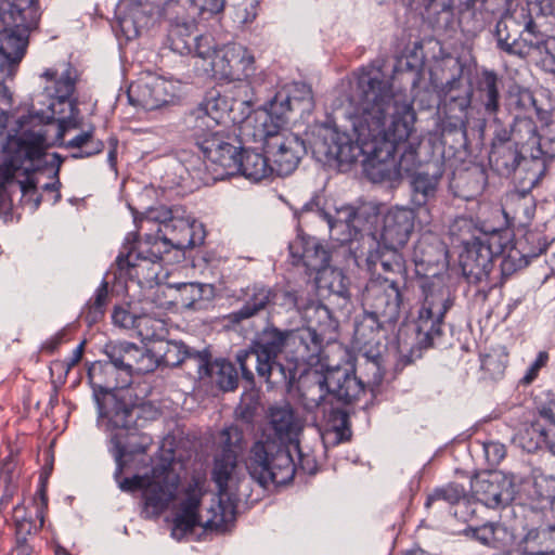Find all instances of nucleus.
Instances as JSON below:
<instances>
[{
	"mask_svg": "<svg viewBox=\"0 0 555 555\" xmlns=\"http://www.w3.org/2000/svg\"><path fill=\"white\" fill-rule=\"evenodd\" d=\"M332 108L333 126L314 143L315 153L338 164L365 154L374 182L400 180L396 153L415 130L413 101L395 91L380 72L362 69L340 83Z\"/></svg>",
	"mask_w": 555,
	"mask_h": 555,
	"instance_id": "f257e3e1",
	"label": "nucleus"
},
{
	"mask_svg": "<svg viewBox=\"0 0 555 555\" xmlns=\"http://www.w3.org/2000/svg\"><path fill=\"white\" fill-rule=\"evenodd\" d=\"M360 390L352 367L319 363L299 375L291 395L314 421L322 418L335 427L337 421L345 422L344 406L358 400Z\"/></svg>",
	"mask_w": 555,
	"mask_h": 555,
	"instance_id": "f03ea898",
	"label": "nucleus"
},
{
	"mask_svg": "<svg viewBox=\"0 0 555 555\" xmlns=\"http://www.w3.org/2000/svg\"><path fill=\"white\" fill-rule=\"evenodd\" d=\"M237 470L236 453H219L215 460L212 479L218 486L219 496L212 499L210 505L198 513L203 491L198 481L190 483L185 490V498L173 519L171 534L181 539L185 533L193 531L196 526L206 530L223 532L235 519V506L227 495L230 483L234 481Z\"/></svg>",
	"mask_w": 555,
	"mask_h": 555,
	"instance_id": "7ed1b4c3",
	"label": "nucleus"
},
{
	"mask_svg": "<svg viewBox=\"0 0 555 555\" xmlns=\"http://www.w3.org/2000/svg\"><path fill=\"white\" fill-rule=\"evenodd\" d=\"M115 462V479L120 490L143 489L146 512L158 516L175 501L179 478L170 470V463L153 465L151 453H117Z\"/></svg>",
	"mask_w": 555,
	"mask_h": 555,
	"instance_id": "20e7f679",
	"label": "nucleus"
},
{
	"mask_svg": "<svg viewBox=\"0 0 555 555\" xmlns=\"http://www.w3.org/2000/svg\"><path fill=\"white\" fill-rule=\"evenodd\" d=\"M286 122L275 121L270 114L255 118L254 138L261 141L278 176L291 175L306 154L304 141L285 128Z\"/></svg>",
	"mask_w": 555,
	"mask_h": 555,
	"instance_id": "39448f33",
	"label": "nucleus"
},
{
	"mask_svg": "<svg viewBox=\"0 0 555 555\" xmlns=\"http://www.w3.org/2000/svg\"><path fill=\"white\" fill-rule=\"evenodd\" d=\"M99 410V423L108 433L114 451H146L147 444H138L133 409L112 390H93Z\"/></svg>",
	"mask_w": 555,
	"mask_h": 555,
	"instance_id": "423d86ee",
	"label": "nucleus"
},
{
	"mask_svg": "<svg viewBox=\"0 0 555 555\" xmlns=\"http://www.w3.org/2000/svg\"><path fill=\"white\" fill-rule=\"evenodd\" d=\"M422 288L424 300L415 321V332L420 347L428 348L440 338L444 315L453 306V298L440 278L424 282Z\"/></svg>",
	"mask_w": 555,
	"mask_h": 555,
	"instance_id": "0eeeda50",
	"label": "nucleus"
},
{
	"mask_svg": "<svg viewBox=\"0 0 555 555\" xmlns=\"http://www.w3.org/2000/svg\"><path fill=\"white\" fill-rule=\"evenodd\" d=\"M328 225L333 240L346 244L365 235L376 238L375 224L379 217V206L374 203H364L357 208L343 206L335 209V214L318 210Z\"/></svg>",
	"mask_w": 555,
	"mask_h": 555,
	"instance_id": "6e6552de",
	"label": "nucleus"
},
{
	"mask_svg": "<svg viewBox=\"0 0 555 555\" xmlns=\"http://www.w3.org/2000/svg\"><path fill=\"white\" fill-rule=\"evenodd\" d=\"M267 416L272 433H263L251 451H281V448L300 451L305 421L297 415L293 405L287 401L276 402L269 406Z\"/></svg>",
	"mask_w": 555,
	"mask_h": 555,
	"instance_id": "1a4fd4ad",
	"label": "nucleus"
},
{
	"mask_svg": "<svg viewBox=\"0 0 555 555\" xmlns=\"http://www.w3.org/2000/svg\"><path fill=\"white\" fill-rule=\"evenodd\" d=\"M206 60L203 68L219 80H245L255 72L254 55L241 44H229L211 49L206 42Z\"/></svg>",
	"mask_w": 555,
	"mask_h": 555,
	"instance_id": "9d476101",
	"label": "nucleus"
},
{
	"mask_svg": "<svg viewBox=\"0 0 555 555\" xmlns=\"http://www.w3.org/2000/svg\"><path fill=\"white\" fill-rule=\"evenodd\" d=\"M293 335L294 331L280 330L273 324H268L258 332L249 349L238 350L235 356L243 378L251 384L254 382V373L249 369V362L259 363L279 358Z\"/></svg>",
	"mask_w": 555,
	"mask_h": 555,
	"instance_id": "9b49d317",
	"label": "nucleus"
},
{
	"mask_svg": "<svg viewBox=\"0 0 555 555\" xmlns=\"http://www.w3.org/2000/svg\"><path fill=\"white\" fill-rule=\"evenodd\" d=\"M402 301L399 284L379 275L366 283L361 297L363 311L388 324H395L399 320Z\"/></svg>",
	"mask_w": 555,
	"mask_h": 555,
	"instance_id": "f8f14e48",
	"label": "nucleus"
},
{
	"mask_svg": "<svg viewBox=\"0 0 555 555\" xmlns=\"http://www.w3.org/2000/svg\"><path fill=\"white\" fill-rule=\"evenodd\" d=\"M246 468L250 479L263 489L288 483L297 469L292 453H251Z\"/></svg>",
	"mask_w": 555,
	"mask_h": 555,
	"instance_id": "ddd939ff",
	"label": "nucleus"
},
{
	"mask_svg": "<svg viewBox=\"0 0 555 555\" xmlns=\"http://www.w3.org/2000/svg\"><path fill=\"white\" fill-rule=\"evenodd\" d=\"M513 139L532 159L555 158V120L543 124L540 129L529 117L516 116L512 126Z\"/></svg>",
	"mask_w": 555,
	"mask_h": 555,
	"instance_id": "4468645a",
	"label": "nucleus"
},
{
	"mask_svg": "<svg viewBox=\"0 0 555 555\" xmlns=\"http://www.w3.org/2000/svg\"><path fill=\"white\" fill-rule=\"evenodd\" d=\"M104 352L108 358V362H94L88 370V378L93 390H114L118 383L114 380H102V374H113L114 371H120L125 374L128 369L131 356L137 352V345L129 341L108 343L105 345Z\"/></svg>",
	"mask_w": 555,
	"mask_h": 555,
	"instance_id": "2eb2a0df",
	"label": "nucleus"
},
{
	"mask_svg": "<svg viewBox=\"0 0 555 555\" xmlns=\"http://www.w3.org/2000/svg\"><path fill=\"white\" fill-rule=\"evenodd\" d=\"M176 87L171 81L154 75H145L128 89V99L133 106L153 111L171 102Z\"/></svg>",
	"mask_w": 555,
	"mask_h": 555,
	"instance_id": "dca6fc26",
	"label": "nucleus"
},
{
	"mask_svg": "<svg viewBox=\"0 0 555 555\" xmlns=\"http://www.w3.org/2000/svg\"><path fill=\"white\" fill-rule=\"evenodd\" d=\"M204 157L210 163L216 179H224L238 172V159L242 152L219 132H211L209 141H201Z\"/></svg>",
	"mask_w": 555,
	"mask_h": 555,
	"instance_id": "f3484780",
	"label": "nucleus"
},
{
	"mask_svg": "<svg viewBox=\"0 0 555 555\" xmlns=\"http://www.w3.org/2000/svg\"><path fill=\"white\" fill-rule=\"evenodd\" d=\"M415 212L406 207H393L382 219L379 238L386 248L398 249L403 247L414 231Z\"/></svg>",
	"mask_w": 555,
	"mask_h": 555,
	"instance_id": "a211bd4d",
	"label": "nucleus"
},
{
	"mask_svg": "<svg viewBox=\"0 0 555 555\" xmlns=\"http://www.w3.org/2000/svg\"><path fill=\"white\" fill-rule=\"evenodd\" d=\"M313 107V93L309 85L294 82L287 90L280 91L270 102L269 108L260 114H270L275 121L287 122V114L297 108L308 112Z\"/></svg>",
	"mask_w": 555,
	"mask_h": 555,
	"instance_id": "6ab92c4d",
	"label": "nucleus"
},
{
	"mask_svg": "<svg viewBox=\"0 0 555 555\" xmlns=\"http://www.w3.org/2000/svg\"><path fill=\"white\" fill-rule=\"evenodd\" d=\"M472 489L476 500L490 508L504 506L514 499L512 480L498 472L478 477Z\"/></svg>",
	"mask_w": 555,
	"mask_h": 555,
	"instance_id": "aec40b11",
	"label": "nucleus"
},
{
	"mask_svg": "<svg viewBox=\"0 0 555 555\" xmlns=\"http://www.w3.org/2000/svg\"><path fill=\"white\" fill-rule=\"evenodd\" d=\"M533 26L534 22L532 18H527L524 9H521L520 13H517V11H506L496 22L493 31L496 48L511 55L522 31H528V35L531 36Z\"/></svg>",
	"mask_w": 555,
	"mask_h": 555,
	"instance_id": "412c9836",
	"label": "nucleus"
},
{
	"mask_svg": "<svg viewBox=\"0 0 555 555\" xmlns=\"http://www.w3.org/2000/svg\"><path fill=\"white\" fill-rule=\"evenodd\" d=\"M494 255L490 243L477 241L466 247L461 255V267L469 283H481L489 278Z\"/></svg>",
	"mask_w": 555,
	"mask_h": 555,
	"instance_id": "4be33fe9",
	"label": "nucleus"
},
{
	"mask_svg": "<svg viewBox=\"0 0 555 555\" xmlns=\"http://www.w3.org/2000/svg\"><path fill=\"white\" fill-rule=\"evenodd\" d=\"M193 357L199 378L210 377L223 391H233L236 389L238 385V373L233 363L224 359L210 362L209 353L206 350L196 352Z\"/></svg>",
	"mask_w": 555,
	"mask_h": 555,
	"instance_id": "5701e85b",
	"label": "nucleus"
},
{
	"mask_svg": "<svg viewBox=\"0 0 555 555\" xmlns=\"http://www.w3.org/2000/svg\"><path fill=\"white\" fill-rule=\"evenodd\" d=\"M294 264H302L318 273L330 263L328 250L315 238L298 235L288 245Z\"/></svg>",
	"mask_w": 555,
	"mask_h": 555,
	"instance_id": "b1692460",
	"label": "nucleus"
},
{
	"mask_svg": "<svg viewBox=\"0 0 555 555\" xmlns=\"http://www.w3.org/2000/svg\"><path fill=\"white\" fill-rule=\"evenodd\" d=\"M48 141L42 128L24 131L8 142L7 150L12 153L11 166L18 168L24 160H37L43 155Z\"/></svg>",
	"mask_w": 555,
	"mask_h": 555,
	"instance_id": "393cba45",
	"label": "nucleus"
},
{
	"mask_svg": "<svg viewBox=\"0 0 555 555\" xmlns=\"http://www.w3.org/2000/svg\"><path fill=\"white\" fill-rule=\"evenodd\" d=\"M149 22L144 4L120 0L116 7V23L120 34L131 40L140 35Z\"/></svg>",
	"mask_w": 555,
	"mask_h": 555,
	"instance_id": "a878e982",
	"label": "nucleus"
},
{
	"mask_svg": "<svg viewBox=\"0 0 555 555\" xmlns=\"http://www.w3.org/2000/svg\"><path fill=\"white\" fill-rule=\"evenodd\" d=\"M386 325L389 324L363 311L354 320L353 343L359 349L364 350L365 353L378 352L377 348L380 345L382 330Z\"/></svg>",
	"mask_w": 555,
	"mask_h": 555,
	"instance_id": "bb28decb",
	"label": "nucleus"
},
{
	"mask_svg": "<svg viewBox=\"0 0 555 555\" xmlns=\"http://www.w3.org/2000/svg\"><path fill=\"white\" fill-rule=\"evenodd\" d=\"M39 20L37 0H0V24L17 23L26 27H37Z\"/></svg>",
	"mask_w": 555,
	"mask_h": 555,
	"instance_id": "cd10ccee",
	"label": "nucleus"
},
{
	"mask_svg": "<svg viewBox=\"0 0 555 555\" xmlns=\"http://www.w3.org/2000/svg\"><path fill=\"white\" fill-rule=\"evenodd\" d=\"M256 372L271 386H285L293 393L296 380V363L289 360L282 362L279 358L256 363Z\"/></svg>",
	"mask_w": 555,
	"mask_h": 555,
	"instance_id": "c85d7f7f",
	"label": "nucleus"
},
{
	"mask_svg": "<svg viewBox=\"0 0 555 555\" xmlns=\"http://www.w3.org/2000/svg\"><path fill=\"white\" fill-rule=\"evenodd\" d=\"M275 297L276 294L272 288L263 285H255L247 293V299L242 308L225 315V320L232 325L241 324L243 321L264 310Z\"/></svg>",
	"mask_w": 555,
	"mask_h": 555,
	"instance_id": "c756f323",
	"label": "nucleus"
},
{
	"mask_svg": "<svg viewBox=\"0 0 555 555\" xmlns=\"http://www.w3.org/2000/svg\"><path fill=\"white\" fill-rule=\"evenodd\" d=\"M117 268L120 274H126L131 279L151 281L158 275V262L150 259L147 256H137V248H128L126 255L120 254L116 259Z\"/></svg>",
	"mask_w": 555,
	"mask_h": 555,
	"instance_id": "7c9ffc66",
	"label": "nucleus"
},
{
	"mask_svg": "<svg viewBox=\"0 0 555 555\" xmlns=\"http://www.w3.org/2000/svg\"><path fill=\"white\" fill-rule=\"evenodd\" d=\"M442 172L435 166H427L425 169L415 172L411 180L412 203L422 207L436 198L438 185Z\"/></svg>",
	"mask_w": 555,
	"mask_h": 555,
	"instance_id": "2f4dec72",
	"label": "nucleus"
},
{
	"mask_svg": "<svg viewBox=\"0 0 555 555\" xmlns=\"http://www.w3.org/2000/svg\"><path fill=\"white\" fill-rule=\"evenodd\" d=\"M195 30V27H170L168 33L169 47L180 55L195 53L199 59L206 60V42L209 41L202 36L193 37Z\"/></svg>",
	"mask_w": 555,
	"mask_h": 555,
	"instance_id": "473e14b6",
	"label": "nucleus"
},
{
	"mask_svg": "<svg viewBox=\"0 0 555 555\" xmlns=\"http://www.w3.org/2000/svg\"><path fill=\"white\" fill-rule=\"evenodd\" d=\"M192 243L191 238H168V236L157 232V235L149 234L144 240L138 241L133 247L137 248V256L145 254L150 259L158 262L163 255L169 253L172 248H190Z\"/></svg>",
	"mask_w": 555,
	"mask_h": 555,
	"instance_id": "72a5a7b5",
	"label": "nucleus"
},
{
	"mask_svg": "<svg viewBox=\"0 0 555 555\" xmlns=\"http://www.w3.org/2000/svg\"><path fill=\"white\" fill-rule=\"evenodd\" d=\"M527 156L521 150L520 144L514 143H492L489 154L490 166L500 176H509L519 166L522 157Z\"/></svg>",
	"mask_w": 555,
	"mask_h": 555,
	"instance_id": "f704fd0d",
	"label": "nucleus"
},
{
	"mask_svg": "<svg viewBox=\"0 0 555 555\" xmlns=\"http://www.w3.org/2000/svg\"><path fill=\"white\" fill-rule=\"evenodd\" d=\"M197 230H202V224H197L192 217L185 216L181 207H176L172 218L165 228H158L157 232L168 238H191L193 241L191 247H194L204 241L203 234L197 233Z\"/></svg>",
	"mask_w": 555,
	"mask_h": 555,
	"instance_id": "c9c22d12",
	"label": "nucleus"
},
{
	"mask_svg": "<svg viewBox=\"0 0 555 555\" xmlns=\"http://www.w3.org/2000/svg\"><path fill=\"white\" fill-rule=\"evenodd\" d=\"M548 538H552V532L546 528L529 529L514 547L505 551V555H555L550 550Z\"/></svg>",
	"mask_w": 555,
	"mask_h": 555,
	"instance_id": "e433bc0d",
	"label": "nucleus"
},
{
	"mask_svg": "<svg viewBox=\"0 0 555 555\" xmlns=\"http://www.w3.org/2000/svg\"><path fill=\"white\" fill-rule=\"evenodd\" d=\"M466 534L481 544L496 550L506 548L514 538L513 532L499 522H487L476 528L469 527L466 529Z\"/></svg>",
	"mask_w": 555,
	"mask_h": 555,
	"instance_id": "4c0bfd02",
	"label": "nucleus"
},
{
	"mask_svg": "<svg viewBox=\"0 0 555 555\" xmlns=\"http://www.w3.org/2000/svg\"><path fill=\"white\" fill-rule=\"evenodd\" d=\"M270 158L266 154L244 150L238 159V172L251 181H260L275 173L274 168L269 164Z\"/></svg>",
	"mask_w": 555,
	"mask_h": 555,
	"instance_id": "58836bf2",
	"label": "nucleus"
},
{
	"mask_svg": "<svg viewBox=\"0 0 555 555\" xmlns=\"http://www.w3.org/2000/svg\"><path fill=\"white\" fill-rule=\"evenodd\" d=\"M42 77L54 83L53 96L60 102L69 99L75 91L77 70L68 63H62L55 68L47 69Z\"/></svg>",
	"mask_w": 555,
	"mask_h": 555,
	"instance_id": "ea45409f",
	"label": "nucleus"
},
{
	"mask_svg": "<svg viewBox=\"0 0 555 555\" xmlns=\"http://www.w3.org/2000/svg\"><path fill=\"white\" fill-rule=\"evenodd\" d=\"M527 242H538V247L533 249L521 250L518 248H512L507 255H504L501 261L502 274L507 276L513 274L515 271L525 268L529 263V259L538 257L540 254L546 250L547 245L541 242V238L537 235L530 234L526 237Z\"/></svg>",
	"mask_w": 555,
	"mask_h": 555,
	"instance_id": "a19ab883",
	"label": "nucleus"
},
{
	"mask_svg": "<svg viewBox=\"0 0 555 555\" xmlns=\"http://www.w3.org/2000/svg\"><path fill=\"white\" fill-rule=\"evenodd\" d=\"M166 16L170 27H195L201 17L198 7L192 0L169 1L166 5Z\"/></svg>",
	"mask_w": 555,
	"mask_h": 555,
	"instance_id": "79ce46f5",
	"label": "nucleus"
},
{
	"mask_svg": "<svg viewBox=\"0 0 555 555\" xmlns=\"http://www.w3.org/2000/svg\"><path fill=\"white\" fill-rule=\"evenodd\" d=\"M318 282L321 288H325L332 296L343 300V305L349 302L351 294L349 283L343 271L325 267L318 273Z\"/></svg>",
	"mask_w": 555,
	"mask_h": 555,
	"instance_id": "37998d69",
	"label": "nucleus"
},
{
	"mask_svg": "<svg viewBox=\"0 0 555 555\" xmlns=\"http://www.w3.org/2000/svg\"><path fill=\"white\" fill-rule=\"evenodd\" d=\"M444 256V248L437 238L428 242L426 237H422L416 243L413 251L416 266H422L426 269L442 264Z\"/></svg>",
	"mask_w": 555,
	"mask_h": 555,
	"instance_id": "c03bdc74",
	"label": "nucleus"
},
{
	"mask_svg": "<svg viewBox=\"0 0 555 555\" xmlns=\"http://www.w3.org/2000/svg\"><path fill=\"white\" fill-rule=\"evenodd\" d=\"M197 351L191 350L182 341H165L162 343L155 354L158 358V365L178 366L184 360L194 363V354Z\"/></svg>",
	"mask_w": 555,
	"mask_h": 555,
	"instance_id": "a18cd8bd",
	"label": "nucleus"
},
{
	"mask_svg": "<svg viewBox=\"0 0 555 555\" xmlns=\"http://www.w3.org/2000/svg\"><path fill=\"white\" fill-rule=\"evenodd\" d=\"M134 331L142 340H160L168 334L166 321L162 314L152 315L149 312L138 315Z\"/></svg>",
	"mask_w": 555,
	"mask_h": 555,
	"instance_id": "49530a36",
	"label": "nucleus"
},
{
	"mask_svg": "<svg viewBox=\"0 0 555 555\" xmlns=\"http://www.w3.org/2000/svg\"><path fill=\"white\" fill-rule=\"evenodd\" d=\"M499 78L493 72H485L479 83V98L486 113L495 115L500 107Z\"/></svg>",
	"mask_w": 555,
	"mask_h": 555,
	"instance_id": "de8ad7c7",
	"label": "nucleus"
},
{
	"mask_svg": "<svg viewBox=\"0 0 555 555\" xmlns=\"http://www.w3.org/2000/svg\"><path fill=\"white\" fill-rule=\"evenodd\" d=\"M356 376V380L361 387L360 395L366 387L373 388L378 386L383 380V372L380 369L379 357L377 353H365V359L360 364V376Z\"/></svg>",
	"mask_w": 555,
	"mask_h": 555,
	"instance_id": "09e8293b",
	"label": "nucleus"
},
{
	"mask_svg": "<svg viewBox=\"0 0 555 555\" xmlns=\"http://www.w3.org/2000/svg\"><path fill=\"white\" fill-rule=\"evenodd\" d=\"M470 105V95L467 91L450 94L444 100L443 111L448 118L452 119L453 127H465L466 111Z\"/></svg>",
	"mask_w": 555,
	"mask_h": 555,
	"instance_id": "8fccbe9b",
	"label": "nucleus"
},
{
	"mask_svg": "<svg viewBox=\"0 0 555 555\" xmlns=\"http://www.w3.org/2000/svg\"><path fill=\"white\" fill-rule=\"evenodd\" d=\"M212 120L197 107L188 116L186 125L192 131V137L198 149H201V141H209L211 132H217L215 129L218 126Z\"/></svg>",
	"mask_w": 555,
	"mask_h": 555,
	"instance_id": "3c124183",
	"label": "nucleus"
},
{
	"mask_svg": "<svg viewBox=\"0 0 555 555\" xmlns=\"http://www.w3.org/2000/svg\"><path fill=\"white\" fill-rule=\"evenodd\" d=\"M535 507L545 509L553 507L555 502V477L540 476L537 477L532 483L529 492Z\"/></svg>",
	"mask_w": 555,
	"mask_h": 555,
	"instance_id": "603ef678",
	"label": "nucleus"
},
{
	"mask_svg": "<svg viewBox=\"0 0 555 555\" xmlns=\"http://www.w3.org/2000/svg\"><path fill=\"white\" fill-rule=\"evenodd\" d=\"M534 28L535 25L532 27L531 36L528 35V31H522L517 43L514 46V51L511 53L512 56L519 59L535 56L539 59L541 52H543L546 38L542 34L535 33Z\"/></svg>",
	"mask_w": 555,
	"mask_h": 555,
	"instance_id": "864d4df0",
	"label": "nucleus"
},
{
	"mask_svg": "<svg viewBox=\"0 0 555 555\" xmlns=\"http://www.w3.org/2000/svg\"><path fill=\"white\" fill-rule=\"evenodd\" d=\"M130 359L131 361H129L128 369L125 375L130 380L131 375L133 373H150L153 372L158 366V358L156 357L155 351L139 348L138 346L137 352H133Z\"/></svg>",
	"mask_w": 555,
	"mask_h": 555,
	"instance_id": "5fc2aeb1",
	"label": "nucleus"
},
{
	"mask_svg": "<svg viewBox=\"0 0 555 555\" xmlns=\"http://www.w3.org/2000/svg\"><path fill=\"white\" fill-rule=\"evenodd\" d=\"M179 302L182 307L199 310L204 306L206 285L199 283H182L178 285Z\"/></svg>",
	"mask_w": 555,
	"mask_h": 555,
	"instance_id": "6e6d98bb",
	"label": "nucleus"
},
{
	"mask_svg": "<svg viewBox=\"0 0 555 555\" xmlns=\"http://www.w3.org/2000/svg\"><path fill=\"white\" fill-rule=\"evenodd\" d=\"M508 106L509 108L519 112L534 111L537 115L541 118V120L546 119V112L541 111L537 106V102L533 94L527 89H518L515 91H511L508 95Z\"/></svg>",
	"mask_w": 555,
	"mask_h": 555,
	"instance_id": "4d7b16f0",
	"label": "nucleus"
},
{
	"mask_svg": "<svg viewBox=\"0 0 555 555\" xmlns=\"http://www.w3.org/2000/svg\"><path fill=\"white\" fill-rule=\"evenodd\" d=\"M245 443L243 431L234 425L222 429L216 439V444L221 451L243 450Z\"/></svg>",
	"mask_w": 555,
	"mask_h": 555,
	"instance_id": "13d9d810",
	"label": "nucleus"
},
{
	"mask_svg": "<svg viewBox=\"0 0 555 555\" xmlns=\"http://www.w3.org/2000/svg\"><path fill=\"white\" fill-rule=\"evenodd\" d=\"M465 499V491L461 485L450 483L442 488L436 489L426 500V507H429L437 501H444L450 505L460 503Z\"/></svg>",
	"mask_w": 555,
	"mask_h": 555,
	"instance_id": "bf43d9fd",
	"label": "nucleus"
},
{
	"mask_svg": "<svg viewBox=\"0 0 555 555\" xmlns=\"http://www.w3.org/2000/svg\"><path fill=\"white\" fill-rule=\"evenodd\" d=\"M403 149L399 160L397 159V169L399 171V178L401 179L404 175L412 176L417 172L420 160L417 157L416 149L412 143H408V140L399 145V150Z\"/></svg>",
	"mask_w": 555,
	"mask_h": 555,
	"instance_id": "052dcab7",
	"label": "nucleus"
},
{
	"mask_svg": "<svg viewBox=\"0 0 555 555\" xmlns=\"http://www.w3.org/2000/svg\"><path fill=\"white\" fill-rule=\"evenodd\" d=\"M195 449L196 447L192 446L190 439L180 429L165 436L159 446V451H192Z\"/></svg>",
	"mask_w": 555,
	"mask_h": 555,
	"instance_id": "680f3d73",
	"label": "nucleus"
},
{
	"mask_svg": "<svg viewBox=\"0 0 555 555\" xmlns=\"http://www.w3.org/2000/svg\"><path fill=\"white\" fill-rule=\"evenodd\" d=\"M374 270L378 271V267L384 272L401 273L403 270L402 257L397 253V249L387 248L377 261L373 262Z\"/></svg>",
	"mask_w": 555,
	"mask_h": 555,
	"instance_id": "e2e57ef3",
	"label": "nucleus"
},
{
	"mask_svg": "<svg viewBox=\"0 0 555 555\" xmlns=\"http://www.w3.org/2000/svg\"><path fill=\"white\" fill-rule=\"evenodd\" d=\"M532 204V198L526 194L520 192H514L507 195L503 210L504 214L507 215V210H512L513 218H516L519 214V210L522 209L526 215H528V209Z\"/></svg>",
	"mask_w": 555,
	"mask_h": 555,
	"instance_id": "0e129e2a",
	"label": "nucleus"
},
{
	"mask_svg": "<svg viewBox=\"0 0 555 555\" xmlns=\"http://www.w3.org/2000/svg\"><path fill=\"white\" fill-rule=\"evenodd\" d=\"M257 408L258 399L256 395L247 393L242 397V400L235 410V414L240 420L250 423L256 415Z\"/></svg>",
	"mask_w": 555,
	"mask_h": 555,
	"instance_id": "69168bd1",
	"label": "nucleus"
},
{
	"mask_svg": "<svg viewBox=\"0 0 555 555\" xmlns=\"http://www.w3.org/2000/svg\"><path fill=\"white\" fill-rule=\"evenodd\" d=\"M506 367V359L501 354H486L481 359V369L489 374L491 378H499L503 375Z\"/></svg>",
	"mask_w": 555,
	"mask_h": 555,
	"instance_id": "338daca9",
	"label": "nucleus"
},
{
	"mask_svg": "<svg viewBox=\"0 0 555 555\" xmlns=\"http://www.w3.org/2000/svg\"><path fill=\"white\" fill-rule=\"evenodd\" d=\"M176 212L175 208H167L164 206L151 208L149 209L142 219L140 220L141 225H143L144 222H156L159 224V228H165L167 222L172 218L173 214Z\"/></svg>",
	"mask_w": 555,
	"mask_h": 555,
	"instance_id": "774afa93",
	"label": "nucleus"
}]
</instances>
